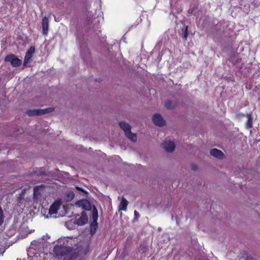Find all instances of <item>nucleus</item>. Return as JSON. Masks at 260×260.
<instances>
[{
  "label": "nucleus",
  "mask_w": 260,
  "mask_h": 260,
  "mask_svg": "<svg viewBox=\"0 0 260 260\" xmlns=\"http://www.w3.org/2000/svg\"><path fill=\"white\" fill-rule=\"evenodd\" d=\"M35 48L34 46H31L27 51L24 59L23 64L25 66L28 62L29 60L32 57V55L35 52Z\"/></svg>",
  "instance_id": "obj_8"
},
{
  "label": "nucleus",
  "mask_w": 260,
  "mask_h": 260,
  "mask_svg": "<svg viewBox=\"0 0 260 260\" xmlns=\"http://www.w3.org/2000/svg\"><path fill=\"white\" fill-rule=\"evenodd\" d=\"M5 60L10 62L14 67H18L22 63V60L12 54L6 56Z\"/></svg>",
  "instance_id": "obj_3"
},
{
  "label": "nucleus",
  "mask_w": 260,
  "mask_h": 260,
  "mask_svg": "<svg viewBox=\"0 0 260 260\" xmlns=\"http://www.w3.org/2000/svg\"><path fill=\"white\" fill-rule=\"evenodd\" d=\"M43 185L36 186L34 189V196L35 198H38L41 194V190L42 189Z\"/></svg>",
  "instance_id": "obj_15"
},
{
  "label": "nucleus",
  "mask_w": 260,
  "mask_h": 260,
  "mask_svg": "<svg viewBox=\"0 0 260 260\" xmlns=\"http://www.w3.org/2000/svg\"><path fill=\"white\" fill-rule=\"evenodd\" d=\"M176 104L175 102L170 101H167L165 104V107L167 109H173L176 107Z\"/></svg>",
  "instance_id": "obj_16"
},
{
  "label": "nucleus",
  "mask_w": 260,
  "mask_h": 260,
  "mask_svg": "<svg viewBox=\"0 0 260 260\" xmlns=\"http://www.w3.org/2000/svg\"><path fill=\"white\" fill-rule=\"evenodd\" d=\"M134 214H135V216H136V217H138V216H139V213H138L137 211H135V212H134Z\"/></svg>",
  "instance_id": "obj_22"
},
{
  "label": "nucleus",
  "mask_w": 260,
  "mask_h": 260,
  "mask_svg": "<svg viewBox=\"0 0 260 260\" xmlns=\"http://www.w3.org/2000/svg\"><path fill=\"white\" fill-rule=\"evenodd\" d=\"M65 239L59 240L58 243H61ZM53 251L57 257L62 258V260H73L76 257L75 253L69 247L63 244L56 245L53 249Z\"/></svg>",
  "instance_id": "obj_1"
},
{
  "label": "nucleus",
  "mask_w": 260,
  "mask_h": 260,
  "mask_svg": "<svg viewBox=\"0 0 260 260\" xmlns=\"http://www.w3.org/2000/svg\"><path fill=\"white\" fill-rule=\"evenodd\" d=\"M53 108L49 107L44 109H33L26 111V114L29 116H41L53 112Z\"/></svg>",
  "instance_id": "obj_2"
},
{
  "label": "nucleus",
  "mask_w": 260,
  "mask_h": 260,
  "mask_svg": "<svg viewBox=\"0 0 260 260\" xmlns=\"http://www.w3.org/2000/svg\"><path fill=\"white\" fill-rule=\"evenodd\" d=\"M128 204V201L123 197H122L120 204L118 207L119 210L126 211Z\"/></svg>",
  "instance_id": "obj_13"
},
{
  "label": "nucleus",
  "mask_w": 260,
  "mask_h": 260,
  "mask_svg": "<svg viewBox=\"0 0 260 260\" xmlns=\"http://www.w3.org/2000/svg\"><path fill=\"white\" fill-rule=\"evenodd\" d=\"M162 148L168 152H173L175 148V145L173 141L166 140L162 143Z\"/></svg>",
  "instance_id": "obj_5"
},
{
  "label": "nucleus",
  "mask_w": 260,
  "mask_h": 260,
  "mask_svg": "<svg viewBox=\"0 0 260 260\" xmlns=\"http://www.w3.org/2000/svg\"><path fill=\"white\" fill-rule=\"evenodd\" d=\"M188 27L187 26H186L185 27V30H184V35H183V38L185 39V40H186V38L188 36Z\"/></svg>",
  "instance_id": "obj_21"
},
{
  "label": "nucleus",
  "mask_w": 260,
  "mask_h": 260,
  "mask_svg": "<svg viewBox=\"0 0 260 260\" xmlns=\"http://www.w3.org/2000/svg\"><path fill=\"white\" fill-rule=\"evenodd\" d=\"M246 260H254L253 257H247L246 259Z\"/></svg>",
  "instance_id": "obj_23"
},
{
  "label": "nucleus",
  "mask_w": 260,
  "mask_h": 260,
  "mask_svg": "<svg viewBox=\"0 0 260 260\" xmlns=\"http://www.w3.org/2000/svg\"><path fill=\"white\" fill-rule=\"evenodd\" d=\"M192 169L193 170H196V169H197V167H196V166H192Z\"/></svg>",
  "instance_id": "obj_25"
},
{
  "label": "nucleus",
  "mask_w": 260,
  "mask_h": 260,
  "mask_svg": "<svg viewBox=\"0 0 260 260\" xmlns=\"http://www.w3.org/2000/svg\"><path fill=\"white\" fill-rule=\"evenodd\" d=\"M74 196H75V194L73 191H70L68 192L67 193V198H66L67 201H71L72 199H73V198H74Z\"/></svg>",
  "instance_id": "obj_19"
},
{
  "label": "nucleus",
  "mask_w": 260,
  "mask_h": 260,
  "mask_svg": "<svg viewBox=\"0 0 260 260\" xmlns=\"http://www.w3.org/2000/svg\"><path fill=\"white\" fill-rule=\"evenodd\" d=\"M119 125L120 128L123 130L125 134L127 133L128 132H130L131 131V126L129 124L124 121H121L119 122Z\"/></svg>",
  "instance_id": "obj_12"
},
{
  "label": "nucleus",
  "mask_w": 260,
  "mask_h": 260,
  "mask_svg": "<svg viewBox=\"0 0 260 260\" xmlns=\"http://www.w3.org/2000/svg\"><path fill=\"white\" fill-rule=\"evenodd\" d=\"M210 154L218 159H222L224 157V154L223 152L216 148H213L210 150Z\"/></svg>",
  "instance_id": "obj_10"
},
{
  "label": "nucleus",
  "mask_w": 260,
  "mask_h": 260,
  "mask_svg": "<svg viewBox=\"0 0 260 260\" xmlns=\"http://www.w3.org/2000/svg\"><path fill=\"white\" fill-rule=\"evenodd\" d=\"M127 138H128L129 140L133 142H136L137 141V136L136 134H133L131 132H128L126 134H125Z\"/></svg>",
  "instance_id": "obj_18"
},
{
  "label": "nucleus",
  "mask_w": 260,
  "mask_h": 260,
  "mask_svg": "<svg viewBox=\"0 0 260 260\" xmlns=\"http://www.w3.org/2000/svg\"><path fill=\"white\" fill-rule=\"evenodd\" d=\"M59 204L58 203H54L50 207L49 211L50 214H54L57 213L59 208Z\"/></svg>",
  "instance_id": "obj_14"
},
{
  "label": "nucleus",
  "mask_w": 260,
  "mask_h": 260,
  "mask_svg": "<svg viewBox=\"0 0 260 260\" xmlns=\"http://www.w3.org/2000/svg\"><path fill=\"white\" fill-rule=\"evenodd\" d=\"M247 117L248 118V120L246 124V127L247 129H249L251 128L252 125V119L251 114H247Z\"/></svg>",
  "instance_id": "obj_17"
},
{
  "label": "nucleus",
  "mask_w": 260,
  "mask_h": 260,
  "mask_svg": "<svg viewBox=\"0 0 260 260\" xmlns=\"http://www.w3.org/2000/svg\"><path fill=\"white\" fill-rule=\"evenodd\" d=\"M76 188L79 190H81L82 191H84L83 189L79 187H76Z\"/></svg>",
  "instance_id": "obj_24"
},
{
  "label": "nucleus",
  "mask_w": 260,
  "mask_h": 260,
  "mask_svg": "<svg viewBox=\"0 0 260 260\" xmlns=\"http://www.w3.org/2000/svg\"><path fill=\"white\" fill-rule=\"evenodd\" d=\"M88 221V217L84 212H82L81 216L76 219L75 223L79 225H82Z\"/></svg>",
  "instance_id": "obj_9"
},
{
  "label": "nucleus",
  "mask_w": 260,
  "mask_h": 260,
  "mask_svg": "<svg viewBox=\"0 0 260 260\" xmlns=\"http://www.w3.org/2000/svg\"><path fill=\"white\" fill-rule=\"evenodd\" d=\"M154 123L158 126H162L165 123V121L162 117L159 114H155L152 117Z\"/></svg>",
  "instance_id": "obj_6"
},
{
  "label": "nucleus",
  "mask_w": 260,
  "mask_h": 260,
  "mask_svg": "<svg viewBox=\"0 0 260 260\" xmlns=\"http://www.w3.org/2000/svg\"><path fill=\"white\" fill-rule=\"evenodd\" d=\"M92 222L91 224V233H94L97 226V220L98 219V212L96 208L93 206L92 213Z\"/></svg>",
  "instance_id": "obj_4"
},
{
  "label": "nucleus",
  "mask_w": 260,
  "mask_h": 260,
  "mask_svg": "<svg viewBox=\"0 0 260 260\" xmlns=\"http://www.w3.org/2000/svg\"><path fill=\"white\" fill-rule=\"evenodd\" d=\"M42 26L43 34L47 35L48 31L49 21L46 16H45L42 20Z\"/></svg>",
  "instance_id": "obj_11"
},
{
  "label": "nucleus",
  "mask_w": 260,
  "mask_h": 260,
  "mask_svg": "<svg viewBox=\"0 0 260 260\" xmlns=\"http://www.w3.org/2000/svg\"><path fill=\"white\" fill-rule=\"evenodd\" d=\"M76 205L79 207H81L83 209L86 210H89L91 209V204L90 202L85 199L78 201L76 203Z\"/></svg>",
  "instance_id": "obj_7"
},
{
  "label": "nucleus",
  "mask_w": 260,
  "mask_h": 260,
  "mask_svg": "<svg viewBox=\"0 0 260 260\" xmlns=\"http://www.w3.org/2000/svg\"><path fill=\"white\" fill-rule=\"evenodd\" d=\"M4 220V215L3 209L2 207L0 206V225H1Z\"/></svg>",
  "instance_id": "obj_20"
}]
</instances>
